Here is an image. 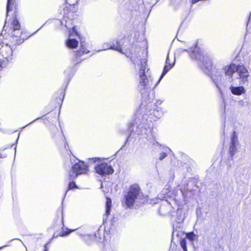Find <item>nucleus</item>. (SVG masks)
Segmentation results:
<instances>
[{
  "label": "nucleus",
  "mask_w": 251,
  "mask_h": 251,
  "mask_svg": "<svg viewBox=\"0 0 251 251\" xmlns=\"http://www.w3.org/2000/svg\"><path fill=\"white\" fill-rule=\"evenodd\" d=\"M130 59L133 64H136L140 61V68L139 72V85L138 89L143 93V91L146 89L148 85V79L147 78V74L149 69H147V55L146 50L143 49L140 51L132 52L131 53Z\"/></svg>",
  "instance_id": "obj_1"
},
{
  "label": "nucleus",
  "mask_w": 251,
  "mask_h": 251,
  "mask_svg": "<svg viewBox=\"0 0 251 251\" xmlns=\"http://www.w3.org/2000/svg\"><path fill=\"white\" fill-rule=\"evenodd\" d=\"M142 196V193L139 185L136 183L132 184L124 194L123 204L127 208H132Z\"/></svg>",
  "instance_id": "obj_2"
},
{
  "label": "nucleus",
  "mask_w": 251,
  "mask_h": 251,
  "mask_svg": "<svg viewBox=\"0 0 251 251\" xmlns=\"http://www.w3.org/2000/svg\"><path fill=\"white\" fill-rule=\"evenodd\" d=\"M224 70L225 75L229 76L230 82H232L233 80L232 78L233 74L235 72L238 73L239 78L241 80L242 84H244L248 82L249 72L244 65H236L235 64H231L226 66Z\"/></svg>",
  "instance_id": "obj_3"
},
{
  "label": "nucleus",
  "mask_w": 251,
  "mask_h": 251,
  "mask_svg": "<svg viewBox=\"0 0 251 251\" xmlns=\"http://www.w3.org/2000/svg\"><path fill=\"white\" fill-rule=\"evenodd\" d=\"M88 171L87 166L83 161H79L77 163L73 165L69 172L70 180H72L69 184L68 189L71 190L76 187L75 183L73 181L78 175L86 174Z\"/></svg>",
  "instance_id": "obj_4"
},
{
  "label": "nucleus",
  "mask_w": 251,
  "mask_h": 251,
  "mask_svg": "<svg viewBox=\"0 0 251 251\" xmlns=\"http://www.w3.org/2000/svg\"><path fill=\"white\" fill-rule=\"evenodd\" d=\"M192 47H189V48L184 49H180L179 50L182 51L191 52L190 56L192 59L202 62L203 65L207 69H210L212 66V61L211 59L207 56H205L203 53L197 46L195 47L193 50H192Z\"/></svg>",
  "instance_id": "obj_5"
},
{
  "label": "nucleus",
  "mask_w": 251,
  "mask_h": 251,
  "mask_svg": "<svg viewBox=\"0 0 251 251\" xmlns=\"http://www.w3.org/2000/svg\"><path fill=\"white\" fill-rule=\"evenodd\" d=\"M96 172L100 175L112 174L114 172L112 167L106 163H101L95 167Z\"/></svg>",
  "instance_id": "obj_6"
},
{
  "label": "nucleus",
  "mask_w": 251,
  "mask_h": 251,
  "mask_svg": "<svg viewBox=\"0 0 251 251\" xmlns=\"http://www.w3.org/2000/svg\"><path fill=\"white\" fill-rule=\"evenodd\" d=\"M239 145L238 137L235 131H234L231 135L230 142L229 147V153L232 157L236 152L237 147Z\"/></svg>",
  "instance_id": "obj_7"
},
{
  "label": "nucleus",
  "mask_w": 251,
  "mask_h": 251,
  "mask_svg": "<svg viewBox=\"0 0 251 251\" xmlns=\"http://www.w3.org/2000/svg\"><path fill=\"white\" fill-rule=\"evenodd\" d=\"M175 62L176 58L175 55L170 58L169 55V53H168L166 60L165 65L164 66L162 73L160 77L159 80L158 81V84L162 79L164 76L174 67L175 64Z\"/></svg>",
  "instance_id": "obj_8"
},
{
  "label": "nucleus",
  "mask_w": 251,
  "mask_h": 251,
  "mask_svg": "<svg viewBox=\"0 0 251 251\" xmlns=\"http://www.w3.org/2000/svg\"><path fill=\"white\" fill-rule=\"evenodd\" d=\"M122 43L120 41H113L111 43H105L102 45V49L100 50H106L110 49L117 50L123 54H124V53L122 51Z\"/></svg>",
  "instance_id": "obj_9"
},
{
  "label": "nucleus",
  "mask_w": 251,
  "mask_h": 251,
  "mask_svg": "<svg viewBox=\"0 0 251 251\" xmlns=\"http://www.w3.org/2000/svg\"><path fill=\"white\" fill-rule=\"evenodd\" d=\"M229 90L231 93L234 95L240 96L246 93V89L243 86H234L231 85Z\"/></svg>",
  "instance_id": "obj_10"
},
{
  "label": "nucleus",
  "mask_w": 251,
  "mask_h": 251,
  "mask_svg": "<svg viewBox=\"0 0 251 251\" xmlns=\"http://www.w3.org/2000/svg\"><path fill=\"white\" fill-rule=\"evenodd\" d=\"M158 151H160L159 159L161 160L167 156V154L170 153L171 150L167 147L163 146L162 145L159 146L158 145Z\"/></svg>",
  "instance_id": "obj_11"
},
{
  "label": "nucleus",
  "mask_w": 251,
  "mask_h": 251,
  "mask_svg": "<svg viewBox=\"0 0 251 251\" xmlns=\"http://www.w3.org/2000/svg\"><path fill=\"white\" fill-rule=\"evenodd\" d=\"M112 205V202L110 199L107 198L106 201V210L105 214L103 215V222H106L108 215L110 214L111 208Z\"/></svg>",
  "instance_id": "obj_12"
},
{
  "label": "nucleus",
  "mask_w": 251,
  "mask_h": 251,
  "mask_svg": "<svg viewBox=\"0 0 251 251\" xmlns=\"http://www.w3.org/2000/svg\"><path fill=\"white\" fill-rule=\"evenodd\" d=\"M136 125H137V130L136 132L138 134L146 133V127L144 122L136 121Z\"/></svg>",
  "instance_id": "obj_13"
},
{
  "label": "nucleus",
  "mask_w": 251,
  "mask_h": 251,
  "mask_svg": "<svg viewBox=\"0 0 251 251\" xmlns=\"http://www.w3.org/2000/svg\"><path fill=\"white\" fill-rule=\"evenodd\" d=\"M80 44V48L76 54V57H81L84 53H88L90 52L86 48V44L85 43L81 42Z\"/></svg>",
  "instance_id": "obj_14"
},
{
  "label": "nucleus",
  "mask_w": 251,
  "mask_h": 251,
  "mask_svg": "<svg viewBox=\"0 0 251 251\" xmlns=\"http://www.w3.org/2000/svg\"><path fill=\"white\" fill-rule=\"evenodd\" d=\"M67 46L70 49L76 48L78 45V41L75 39L69 38L66 42Z\"/></svg>",
  "instance_id": "obj_15"
},
{
  "label": "nucleus",
  "mask_w": 251,
  "mask_h": 251,
  "mask_svg": "<svg viewBox=\"0 0 251 251\" xmlns=\"http://www.w3.org/2000/svg\"><path fill=\"white\" fill-rule=\"evenodd\" d=\"M88 237L99 242H101L103 239V236H101L100 231L99 230L97 231L94 235L88 236Z\"/></svg>",
  "instance_id": "obj_16"
},
{
  "label": "nucleus",
  "mask_w": 251,
  "mask_h": 251,
  "mask_svg": "<svg viewBox=\"0 0 251 251\" xmlns=\"http://www.w3.org/2000/svg\"><path fill=\"white\" fill-rule=\"evenodd\" d=\"M186 237L191 242H193L198 239L197 235L195 234L193 232L187 233L186 234Z\"/></svg>",
  "instance_id": "obj_17"
},
{
  "label": "nucleus",
  "mask_w": 251,
  "mask_h": 251,
  "mask_svg": "<svg viewBox=\"0 0 251 251\" xmlns=\"http://www.w3.org/2000/svg\"><path fill=\"white\" fill-rule=\"evenodd\" d=\"M147 138H148V140L150 142H151V143L153 145H154L156 143L155 136L153 135L152 133H151V137L150 135H148Z\"/></svg>",
  "instance_id": "obj_18"
},
{
  "label": "nucleus",
  "mask_w": 251,
  "mask_h": 251,
  "mask_svg": "<svg viewBox=\"0 0 251 251\" xmlns=\"http://www.w3.org/2000/svg\"><path fill=\"white\" fill-rule=\"evenodd\" d=\"M149 101L154 103L156 102V100L155 99V96L154 92H151V94L150 93L148 95Z\"/></svg>",
  "instance_id": "obj_19"
},
{
  "label": "nucleus",
  "mask_w": 251,
  "mask_h": 251,
  "mask_svg": "<svg viewBox=\"0 0 251 251\" xmlns=\"http://www.w3.org/2000/svg\"><path fill=\"white\" fill-rule=\"evenodd\" d=\"M180 245L184 251H187L186 247V241L185 239H183L180 241Z\"/></svg>",
  "instance_id": "obj_20"
},
{
  "label": "nucleus",
  "mask_w": 251,
  "mask_h": 251,
  "mask_svg": "<svg viewBox=\"0 0 251 251\" xmlns=\"http://www.w3.org/2000/svg\"><path fill=\"white\" fill-rule=\"evenodd\" d=\"M72 24V20L69 19L68 21L66 22V24H65V25L68 29H70L71 27Z\"/></svg>",
  "instance_id": "obj_21"
},
{
  "label": "nucleus",
  "mask_w": 251,
  "mask_h": 251,
  "mask_svg": "<svg viewBox=\"0 0 251 251\" xmlns=\"http://www.w3.org/2000/svg\"><path fill=\"white\" fill-rule=\"evenodd\" d=\"M100 158H89V163H95L97 161H100Z\"/></svg>",
  "instance_id": "obj_22"
},
{
  "label": "nucleus",
  "mask_w": 251,
  "mask_h": 251,
  "mask_svg": "<svg viewBox=\"0 0 251 251\" xmlns=\"http://www.w3.org/2000/svg\"><path fill=\"white\" fill-rule=\"evenodd\" d=\"M75 230H69V231H62V232L61 233L60 236H66L68 234H69V233H70L71 232H72V231H74Z\"/></svg>",
  "instance_id": "obj_23"
},
{
  "label": "nucleus",
  "mask_w": 251,
  "mask_h": 251,
  "mask_svg": "<svg viewBox=\"0 0 251 251\" xmlns=\"http://www.w3.org/2000/svg\"><path fill=\"white\" fill-rule=\"evenodd\" d=\"M5 65L4 61L0 59V68L5 67Z\"/></svg>",
  "instance_id": "obj_24"
},
{
  "label": "nucleus",
  "mask_w": 251,
  "mask_h": 251,
  "mask_svg": "<svg viewBox=\"0 0 251 251\" xmlns=\"http://www.w3.org/2000/svg\"><path fill=\"white\" fill-rule=\"evenodd\" d=\"M133 126V124L130 123L129 125V129L130 131H133V129L132 128V126Z\"/></svg>",
  "instance_id": "obj_25"
},
{
  "label": "nucleus",
  "mask_w": 251,
  "mask_h": 251,
  "mask_svg": "<svg viewBox=\"0 0 251 251\" xmlns=\"http://www.w3.org/2000/svg\"><path fill=\"white\" fill-rule=\"evenodd\" d=\"M49 243H48V244H46L45 246H44V251H48V248L47 247V246L49 244Z\"/></svg>",
  "instance_id": "obj_26"
},
{
  "label": "nucleus",
  "mask_w": 251,
  "mask_h": 251,
  "mask_svg": "<svg viewBox=\"0 0 251 251\" xmlns=\"http://www.w3.org/2000/svg\"><path fill=\"white\" fill-rule=\"evenodd\" d=\"M199 0H192V2L193 3H195L196 2H197V1H198Z\"/></svg>",
  "instance_id": "obj_27"
},
{
  "label": "nucleus",
  "mask_w": 251,
  "mask_h": 251,
  "mask_svg": "<svg viewBox=\"0 0 251 251\" xmlns=\"http://www.w3.org/2000/svg\"><path fill=\"white\" fill-rule=\"evenodd\" d=\"M72 29H73V31H74L75 33V34H77V32L75 31V26H73L72 27Z\"/></svg>",
  "instance_id": "obj_28"
},
{
  "label": "nucleus",
  "mask_w": 251,
  "mask_h": 251,
  "mask_svg": "<svg viewBox=\"0 0 251 251\" xmlns=\"http://www.w3.org/2000/svg\"><path fill=\"white\" fill-rule=\"evenodd\" d=\"M214 81H215V80H214ZM215 83L216 84V86L217 87H219L218 85V84L217 83V82L216 81H215Z\"/></svg>",
  "instance_id": "obj_29"
},
{
  "label": "nucleus",
  "mask_w": 251,
  "mask_h": 251,
  "mask_svg": "<svg viewBox=\"0 0 251 251\" xmlns=\"http://www.w3.org/2000/svg\"><path fill=\"white\" fill-rule=\"evenodd\" d=\"M33 122H34V121H32V122L30 123V124H31V123H33ZM29 124H30V123H29Z\"/></svg>",
  "instance_id": "obj_30"
},
{
  "label": "nucleus",
  "mask_w": 251,
  "mask_h": 251,
  "mask_svg": "<svg viewBox=\"0 0 251 251\" xmlns=\"http://www.w3.org/2000/svg\"><path fill=\"white\" fill-rule=\"evenodd\" d=\"M188 46H189V43H188V45H187Z\"/></svg>",
  "instance_id": "obj_31"
},
{
  "label": "nucleus",
  "mask_w": 251,
  "mask_h": 251,
  "mask_svg": "<svg viewBox=\"0 0 251 251\" xmlns=\"http://www.w3.org/2000/svg\"><path fill=\"white\" fill-rule=\"evenodd\" d=\"M68 0H67V2L68 3Z\"/></svg>",
  "instance_id": "obj_32"
},
{
  "label": "nucleus",
  "mask_w": 251,
  "mask_h": 251,
  "mask_svg": "<svg viewBox=\"0 0 251 251\" xmlns=\"http://www.w3.org/2000/svg\"><path fill=\"white\" fill-rule=\"evenodd\" d=\"M1 248H2V247H1V248H0V249H1Z\"/></svg>",
  "instance_id": "obj_33"
}]
</instances>
